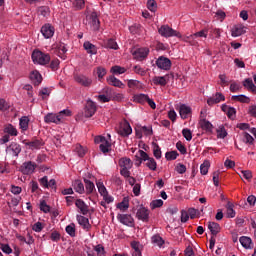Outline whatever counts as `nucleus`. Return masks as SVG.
<instances>
[{"instance_id":"1","label":"nucleus","mask_w":256,"mask_h":256,"mask_svg":"<svg viewBox=\"0 0 256 256\" xmlns=\"http://www.w3.org/2000/svg\"><path fill=\"white\" fill-rule=\"evenodd\" d=\"M71 112L69 110H62L58 114L48 113L44 117L45 123H55L59 125V123H63L64 117H69Z\"/></svg>"},{"instance_id":"2","label":"nucleus","mask_w":256,"mask_h":256,"mask_svg":"<svg viewBox=\"0 0 256 256\" xmlns=\"http://www.w3.org/2000/svg\"><path fill=\"white\" fill-rule=\"evenodd\" d=\"M136 157H138V159H140L141 161H147L146 167H148L150 171L157 170V162L155 161L154 158L149 157V154L146 153L145 151L139 150L138 153L136 154Z\"/></svg>"},{"instance_id":"3","label":"nucleus","mask_w":256,"mask_h":256,"mask_svg":"<svg viewBox=\"0 0 256 256\" xmlns=\"http://www.w3.org/2000/svg\"><path fill=\"white\" fill-rule=\"evenodd\" d=\"M32 60L38 65H47V63L51 61V56H49V54H45L39 50H36L32 53Z\"/></svg>"},{"instance_id":"4","label":"nucleus","mask_w":256,"mask_h":256,"mask_svg":"<svg viewBox=\"0 0 256 256\" xmlns=\"http://www.w3.org/2000/svg\"><path fill=\"white\" fill-rule=\"evenodd\" d=\"M158 33L162 37H179L181 38V33L173 28L169 27V25H163L158 29Z\"/></svg>"},{"instance_id":"5","label":"nucleus","mask_w":256,"mask_h":256,"mask_svg":"<svg viewBox=\"0 0 256 256\" xmlns=\"http://www.w3.org/2000/svg\"><path fill=\"white\" fill-rule=\"evenodd\" d=\"M35 169H37V164L31 161L24 162L20 166V171L23 175H33V173H35Z\"/></svg>"},{"instance_id":"6","label":"nucleus","mask_w":256,"mask_h":256,"mask_svg":"<svg viewBox=\"0 0 256 256\" xmlns=\"http://www.w3.org/2000/svg\"><path fill=\"white\" fill-rule=\"evenodd\" d=\"M74 81H76V83H78V85H81L82 87H90L91 85H93V79L83 74L75 75Z\"/></svg>"},{"instance_id":"7","label":"nucleus","mask_w":256,"mask_h":256,"mask_svg":"<svg viewBox=\"0 0 256 256\" xmlns=\"http://www.w3.org/2000/svg\"><path fill=\"white\" fill-rule=\"evenodd\" d=\"M131 133H133V129L131 128V124H129V122L124 121L120 123L118 135H121V137H129Z\"/></svg>"},{"instance_id":"8","label":"nucleus","mask_w":256,"mask_h":256,"mask_svg":"<svg viewBox=\"0 0 256 256\" xmlns=\"http://www.w3.org/2000/svg\"><path fill=\"white\" fill-rule=\"evenodd\" d=\"M176 109L179 111L181 119H189L193 115V110L186 104H180Z\"/></svg>"},{"instance_id":"9","label":"nucleus","mask_w":256,"mask_h":256,"mask_svg":"<svg viewBox=\"0 0 256 256\" xmlns=\"http://www.w3.org/2000/svg\"><path fill=\"white\" fill-rule=\"evenodd\" d=\"M156 65L158 69H163L164 71H169L171 69V60L169 58L160 56L156 60Z\"/></svg>"},{"instance_id":"10","label":"nucleus","mask_w":256,"mask_h":256,"mask_svg":"<svg viewBox=\"0 0 256 256\" xmlns=\"http://www.w3.org/2000/svg\"><path fill=\"white\" fill-rule=\"evenodd\" d=\"M97 112V105L92 100H88L85 106L84 115L85 117H93Z\"/></svg>"},{"instance_id":"11","label":"nucleus","mask_w":256,"mask_h":256,"mask_svg":"<svg viewBox=\"0 0 256 256\" xmlns=\"http://www.w3.org/2000/svg\"><path fill=\"white\" fill-rule=\"evenodd\" d=\"M132 55L136 61H143L149 55V50L148 48H138L132 52Z\"/></svg>"},{"instance_id":"12","label":"nucleus","mask_w":256,"mask_h":256,"mask_svg":"<svg viewBox=\"0 0 256 256\" xmlns=\"http://www.w3.org/2000/svg\"><path fill=\"white\" fill-rule=\"evenodd\" d=\"M89 24L92 31H99V27H101V22L99 21V15L97 14V12L91 13Z\"/></svg>"},{"instance_id":"13","label":"nucleus","mask_w":256,"mask_h":256,"mask_svg":"<svg viewBox=\"0 0 256 256\" xmlns=\"http://www.w3.org/2000/svg\"><path fill=\"white\" fill-rule=\"evenodd\" d=\"M41 33L45 39H51L55 35V27L51 24H45L41 28Z\"/></svg>"},{"instance_id":"14","label":"nucleus","mask_w":256,"mask_h":256,"mask_svg":"<svg viewBox=\"0 0 256 256\" xmlns=\"http://www.w3.org/2000/svg\"><path fill=\"white\" fill-rule=\"evenodd\" d=\"M117 219L122 225H127L128 227H133V216L129 214H118Z\"/></svg>"},{"instance_id":"15","label":"nucleus","mask_w":256,"mask_h":256,"mask_svg":"<svg viewBox=\"0 0 256 256\" xmlns=\"http://www.w3.org/2000/svg\"><path fill=\"white\" fill-rule=\"evenodd\" d=\"M136 217L137 219H139V221H143L144 223H147L149 221V209L145 207H140L137 210Z\"/></svg>"},{"instance_id":"16","label":"nucleus","mask_w":256,"mask_h":256,"mask_svg":"<svg viewBox=\"0 0 256 256\" xmlns=\"http://www.w3.org/2000/svg\"><path fill=\"white\" fill-rule=\"evenodd\" d=\"M6 153H10L13 157H19V153H21V145L18 143L12 142L7 148Z\"/></svg>"},{"instance_id":"17","label":"nucleus","mask_w":256,"mask_h":256,"mask_svg":"<svg viewBox=\"0 0 256 256\" xmlns=\"http://www.w3.org/2000/svg\"><path fill=\"white\" fill-rule=\"evenodd\" d=\"M221 101H225V96L222 93L217 92L215 96L208 98V105H217V103H221Z\"/></svg>"},{"instance_id":"18","label":"nucleus","mask_w":256,"mask_h":256,"mask_svg":"<svg viewBox=\"0 0 256 256\" xmlns=\"http://www.w3.org/2000/svg\"><path fill=\"white\" fill-rule=\"evenodd\" d=\"M26 147H29V149H40L45 145V142L43 140H33V141H24L23 142Z\"/></svg>"},{"instance_id":"19","label":"nucleus","mask_w":256,"mask_h":256,"mask_svg":"<svg viewBox=\"0 0 256 256\" xmlns=\"http://www.w3.org/2000/svg\"><path fill=\"white\" fill-rule=\"evenodd\" d=\"M76 219H77L79 225H81V227L85 231H89L91 229V224L89 223V218H87L85 216L77 215Z\"/></svg>"},{"instance_id":"20","label":"nucleus","mask_w":256,"mask_h":256,"mask_svg":"<svg viewBox=\"0 0 256 256\" xmlns=\"http://www.w3.org/2000/svg\"><path fill=\"white\" fill-rule=\"evenodd\" d=\"M244 33H247V27L241 24L234 26L232 29V37H241V35H244Z\"/></svg>"},{"instance_id":"21","label":"nucleus","mask_w":256,"mask_h":256,"mask_svg":"<svg viewBox=\"0 0 256 256\" xmlns=\"http://www.w3.org/2000/svg\"><path fill=\"white\" fill-rule=\"evenodd\" d=\"M239 242L244 247V249H253V240L247 236H241Z\"/></svg>"},{"instance_id":"22","label":"nucleus","mask_w":256,"mask_h":256,"mask_svg":"<svg viewBox=\"0 0 256 256\" xmlns=\"http://www.w3.org/2000/svg\"><path fill=\"white\" fill-rule=\"evenodd\" d=\"M243 86L245 87V89H247L248 91H251V93H254V95H256V85L255 83H253V79L246 78L243 81Z\"/></svg>"},{"instance_id":"23","label":"nucleus","mask_w":256,"mask_h":256,"mask_svg":"<svg viewBox=\"0 0 256 256\" xmlns=\"http://www.w3.org/2000/svg\"><path fill=\"white\" fill-rule=\"evenodd\" d=\"M30 79L33 81L34 85L38 86L41 85V81H43V77L41 76V73L39 71L34 70L30 74Z\"/></svg>"},{"instance_id":"24","label":"nucleus","mask_w":256,"mask_h":256,"mask_svg":"<svg viewBox=\"0 0 256 256\" xmlns=\"http://www.w3.org/2000/svg\"><path fill=\"white\" fill-rule=\"evenodd\" d=\"M75 205L78 209H80V213H82V215H87L89 213V206H87L83 200H76Z\"/></svg>"},{"instance_id":"25","label":"nucleus","mask_w":256,"mask_h":256,"mask_svg":"<svg viewBox=\"0 0 256 256\" xmlns=\"http://www.w3.org/2000/svg\"><path fill=\"white\" fill-rule=\"evenodd\" d=\"M72 187L76 193H79L80 195H83L85 193V185H83V182L81 180H75L72 183Z\"/></svg>"},{"instance_id":"26","label":"nucleus","mask_w":256,"mask_h":256,"mask_svg":"<svg viewBox=\"0 0 256 256\" xmlns=\"http://www.w3.org/2000/svg\"><path fill=\"white\" fill-rule=\"evenodd\" d=\"M107 83H109V85H112L113 87H119V89H123V87H125V84H123L121 80L115 78V76L108 77Z\"/></svg>"},{"instance_id":"27","label":"nucleus","mask_w":256,"mask_h":256,"mask_svg":"<svg viewBox=\"0 0 256 256\" xmlns=\"http://www.w3.org/2000/svg\"><path fill=\"white\" fill-rule=\"evenodd\" d=\"M83 47L89 55H97V46L91 44V42H84Z\"/></svg>"},{"instance_id":"28","label":"nucleus","mask_w":256,"mask_h":256,"mask_svg":"<svg viewBox=\"0 0 256 256\" xmlns=\"http://www.w3.org/2000/svg\"><path fill=\"white\" fill-rule=\"evenodd\" d=\"M84 183H85L84 191L86 195H91V193L95 191V183L91 182V180L89 179H84Z\"/></svg>"},{"instance_id":"29","label":"nucleus","mask_w":256,"mask_h":256,"mask_svg":"<svg viewBox=\"0 0 256 256\" xmlns=\"http://www.w3.org/2000/svg\"><path fill=\"white\" fill-rule=\"evenodd\" d=\"M208 229L213 235H217V233L221 232V226L217 222H209Z\"/></svg>"},{"instance_id":"30","label":"nucleus","mask_w":256,"mask_h":256,"mask_svg":"<svg viewBox=\"0 0 256 256\" xmlns=\"http://www.w3.org/2000/svg\"><path fill=\"white\" fill-rule=\"evenodd\" d=\"M152 83H154V85L165 87V85H167V76H155L152 79Z\"/></svg>"},{"instance_id":"31","label":"nucleus","mask_w":256,"mask_h":256,"mask_svg":"<svg viewBox=\"0 0 256 256\" xmlns=\"http://www.w3.org/2000/svg\"><path fill=\"white\" fill-rule=\"evenodd\" d=\"M199 125L204 131H213V124L207 119L202 118V120H199Z\"/></svg>"},{"instance_id":"32","label":"nucleus","mask_w":256,"mask_h":256,"mask_svg":"<svg viewBox=\"0 0 256 256\" xmlns=\"http://www.w3.org/2000/svg\"><path fill=\"white\" fill-rule=\"evenodd\" d=\"M148 99H149V95H147V94H136V95H134V101L136 103H140V105H145V103H147Z\"/></svg>"},{"instance_id":"33","label":"nucleus","mask_w":256,"mask_h":256,"mask_svg":"<svg viewBox=\"0 0 256 256\" xmlns=\"http://www.w3.org/2000/svg\"><path fill=\"white\" fill-rule=\"evenodd\" d=\"M119 165L121 169H131V167H133V162H131V159L129 158H122L119 161Z\"/></svg>"},{"instance_id":"34","label":"nucleus","mask_w":256,"mask_h":256,"mask_svg":"<svg viewBox=\"0 0 256 256\" xmlns=\"http://www.w3.org/2000/svg\"><path fill=\"white\" fill-rule=\"evenodd\" d=\"M65 53H67V48L65 47V44H60L57 47V55L58 57H60V59H67V55H65Z\"/></svg>"},{"instance_id":"35","label":"nucleus","mask_w":256,"mask_h":256,"mask_svg":"<svg viewBox=\"0 0 256 256\" xmlns=\"http://www.w3.org/2000/svg\"><path fill=\"white\" fill-rule=\"evenodd\" d=\"M20 129H22V131H27V129H29V117L27 116H23L20 118Z\"/></svg>"},{"instance_id":"36","label":"nucleus","mask_w":256,"mask_h":256,"mask_svg":"<svg viewBox=\"0 0 256 256\" xmlns=\"http://www.w3.org/2000/svg\"><path fill=\"white\" fill-rule=\"evenodd\" d=\"M211 167V163L209 160H205L201 165H200V173L201 175H207L209 173V168Z\"/></svg>"},{"instance_id":"37","label":"nucleus","mask_w":256,"mask_h":256,"mask_svg":"<svg viewBox=\"0 0 256 256\" xmlns=\"http://www.w3.org/2000/svg\"><path fill=\"white\" fill-rule=\"evenodd\" d=\"M4 133L11 135L12 137H17V128H14L13 125L8 124L4 128Z\"/></svg>"},{"instance_id":"38","label":"nucleus","mask_w":256,"mask_h":256,"mask_svg":"<svg viewBox=\"0 0 256 256\" xmlns=\"http://www.w3.org/2000/svg\"><path fill=\"white\" fill-rule=\"evenodd\" d=\"M232 101H239V103H251V98L245 95L232 96Z\"/></svg>"},{"instance_id":"39","label":"nucleus","mask_w":256,"mask_h":256,"mask_svg":"<svg viewBox=\"0 0 256 256\" xmlns=\"http://www.w3.org/2000/svg\"><path fill=\"white\" fill-rule=\"evenodd\" d=\"M117 209H120V211H127L129 209V198H124L122 202L117 204Z\"/></svg>"},{"instance_id":"40","label":"nucleus","mask_w":256,"mask_h":256,"mask_svg":"<svg viewBox=\"0 0 256 256\" xmlns=\"http://www.w3.org/2000/svg\"><path fill=\"white\" fill-rule=\"evenodd\" d=\"M152 243L158 247H163L165 240H163V238L159 235H154L152 236Z\"/></svg>"},{"instance_id":"41","label":"nucleus","mask_w":256,"mask_h":256,"mask_svg":"<svg viewBox=\"0 0 256 256\" xmlns=\"http://www.w3.org/2000/svg\"><path fill=\"white\" fill-rule=\"evenodd\" d=\"M106 49H114V51H117L119 49V45H117V42L113 39H109L105 43Z\"/></svg>"},{"instance_id":"42","label":"nucleus","mask_w":256,"mask_h":256,"mask_svg":"<svg viewBox=\"0 0 256 256\" xmlns=\"http://www.w3.org/2000/svg\"><path fill=\"white\" fill-rule=\"evenodd\" d=\"M226 209H227V217L230 219H233L235 217L236 213L235 210L233 209V204L231 202H228L226 204Z\"/></svg>"},{"instance_id":"43","label":"nucleus","mask_w":256,"mask_h":256,"mask_svg":"<svg viewBox=\"0 0 256 256\" xmlns=\"http://www.w3.org/2000/svg\"><path fill=\"white\" fill-rule=\"evenodd\" d=\"M125 71H127V69H125V67H121V66H113L111 68V73H113L114 75H123V73H125Z\"/></svg>"},{"instance_id":"44","label":"nucleus","mask_w":256,"mask_h":256,"mask_svg":"<svg viewBox=\"0 0 256 256\" xmlns=\"http://www.w3.org/2000/svg\"><path fill=\"white\" fill-rule=\"evenodd\" d=\"M195 39H196L195 34H192V35L184 37L183 41H185L186 43H189L192 46H195V45H198V42Z\"/></svg>"},{"instance_id":"45","label":"nucleus","mask_w":256,"mask_h":256,"mask_svg":"<svg viewBox=\"0 0 256 256\" xmlns=\"http://www.w3.org/2000/svg\"><path fill=\"white\" fill-rule=\"evenodd\" d=\"M96 187L98 189V193H100V195L103 197L104 195H106L107 192V188L105 187V185L103 184V182H97L96 183Z\"/></svg>"},{"instance_id":"46","label":"nucleus","mask_w":256,"mask_h":256,"mask_svg":"<svg viewBox=\"0 0 256 256\" xmlns=\"http://www.w3.org/2000/svg\"><path fill=\"white\" fill-rule=\"evenodd\" d=\"M182 135L186 141H191V139H193V132H191V129L189 128H184L182 130Z\"/></svg>"},{"instance_id":"47","label":"nucleus","mask_w":256,"mask_h":256,"mask_svg":"<svg viewBox=\"0 0 256 256\" xmlns=\"http://www.w3.org/2000/svg\"><path fill=\"white\" fill-rule=\"evenodd\" d=\"M66 233L70 235V237H75L76 235V229H75V223H71L70 225L66 226Z\"/></svg>"},{"instance_id":"48","label":"nucleus","mask_w":256,"mask_h":256,"mask_svg":"<svg viewBox=\"0 0 256 256\" xmlns=\"http://www.w3.org/2000/svg\"><path fill=\"white\" fill-rule=\"evenodd\" d=\"M217 137H219V139H225V137H227V130H225V126H219L217 129Z\"/></svg>"},{"instance_id":"49","label":"nucleus","mask_w":256,"mask_h":256,"mask_svg":"<svg viewBox=\"0 0 256 256\" xmlns=\"http://www.w3.org/2000/svg\"><path fill=\"white\" fill-rule=\"evenodd\" d=\"M240 177H243L247 181H251V179H253V173L251 172V170H242L240 172Z\"/></svg>"},{"instance_id":"50","label":"nucleus","mask_w":256,"mask_h":256,"mask_svg":"<svg viewBox=\"0 0 256 256\" xmlns=\"http://www.w3.org/2000/svg\"><path fill=\"white\" fill-rule=\"evenodd\" d=\"M131 247L135 251L133 256H141V245L138 242H132Z\"/></svg>"},{"instance_id":"51","label":"nucleus","mask_w":256,"mask_h":256,"mask_svg":"<svg viewBox=\"0 0 256 256\" xmlns=\"http://www.w3.org/2000/svg\"><path fill=\"white\" fill-rule=\"evenodd\" d=\"M75 152L77 153L78 157H85V154L87 153V148H84L81 145H77L75 148Z\"/></svg>"},{"instance_id":"52","label":"nucleus","mask_w":256,"mask_h":256,"mask_svg":"<svg viewBox=\"0 0 256 256\" xmlns=\"http://www.w3.org/2000/svg\"><path fill=\"white\" fill-rule=\"evenodd\" d=\"M178 156L179 154L177 153V151L166 152L165 154V158L167 159V161H175Z\"/></svg>"},{"instance_id":"53","label":"nucleus","mask_w":256,"mask_h":256,"mask_svg":"<svg viewBox=\"0 0 256 256\" xmlns=\"http://www.w3.org/2000/svg\"><path fill=\"white\" fill-rule=\"evenodd\" d=\"M100 151H102V153H109V147H111V143H109V141H104L100 144Z\"/></svg>"},{"instance_id":"54","label":"nucleus","mask_w":256,"mask_h":256,"mask_svg":"<svg viewBox=\"0 0 256 256\" xmlns=\"http://www.w3.org/2000/svg\"><path fill=\"white\" fill-rule=\"evenodd\" d=\"M147 7L149 11L155 13L157 11V2L155 0H148Z\"/></svg>"},{"instance_id":"55","label":"nucleus","mask_w":256,"mask_h":256,"mask_svg":"<svg viewBox=\"0 0 256 256\" xmlns=\"http://www.w3.org/2000/svg\"><path fill=\"white\" fill-rule=\"evenodd\" d=\"M133 71L137 74V75H141V77L147 75V71L145 69H143L141 66L136 65L133 67Z\"/></svg>"},{"instance_id":"56","label":"nucleus","mask_w":256,"mask_h":256,"mask_svg":"<svg viewBox=\"0 0 256 256\" xmlns=\"http://www.w3.org/2000/svg\"><path fill=\"white\" fill-rule=\"evenodd\" d=\"M159 207H163V200L161 199L153 200L150 203V209H157Z\"/></svg>"},{"instance_id":"57","label":"nucleus","mask_w":256,"mask_h":256,"mask_svg":"<svg viewBox=\"0 0 256 256\" xmlns=\"http://www.w3.org/2000/svg\"><path fill=\"white\" fill-rule=\"evenodd\" d=\"M40 210H42L43 213H49L51 211V206L47 205V202L43 200L40 202Z\"/></svg>"},{"instance_id":"58","label":"nucleus","mask_w":256,"mask_h":256,"mask_svg":"<svg viewBox=\"0 0 256 256\" xmlns=\"http://www.w3.org/2000/svg\"><path fill=\"white\" fill-rule=\"evenodd\" d=\"M96 74L98 75L99 81H101V79H103V77L107 75V70L103 67H98L96 69Z\"/></svg>"},{"instance_id":"59","label":"nucleus","mask_w":256,"mask_h":256,"mask_svg":"<svg viewBox=\"0 0 256 256\" xmlns=\"http://www.w3.org/2000/svg\"><path fill=\"white\" fill-rule=\"evenodd\" d=\"M72 5L77 10L83 9V7H85V0H74Z\"/></svg>"},{"instance_id":"60","label":"nucleus","mask_w":256,"mask_h":256,"mask_svg":"<svg viewBox=\"0 0 256 256\" xmlns=\"http://www.w3.org/2000/svg\"><path fill=\"white\" fill-rule=\"evenodd\" d=\"M153 154L156 159H161V148L157 144H153Z\"/></svg>"},{"instance_id":"61","label":"nucleus","mask_w":256,"mask_h":256,"mask_svg":"<svg viewBox=\"0 0 256 256\" xmlns=\"http://www.w3.org/2000/svg\"><path fill=\"white\" fill-rule=\"evenodd\" d=\"M94 251L97 253V255L101 256V255H105V248L103 247V245L98 244L94 247Z\"/></svg>"},{"instance_id":"62","label":"nucleus","mask_w":256,"mask_h":256,"mask_svg":"<svg viewBox=\"0 0 256 256\" xmlns=\"http://www.w3.org/2000/svg\"><path fill=\"white\" fill-rule=\"evenodd\" d=\"M39 15H42V17H47L49 15V8L47 6H42L38 9Z\"/></svg>"},{"instance_id":"63","label":"nucleus","mask_w":256,"mask_h":256,"mask_svg":"<svg viewBox=\"0 0 256 256\" xmlns=\"http://www.w3.org/2000/svg\"><path fill=\"white\" fill-rule=\"evenodd\" d=\"M243 141L245 143H249V145H253V141H255V139L253 138V136H251L249 133H244V139Z\"/></svg>"},{"instance_id":"64","label":"nucleus","mask_w":256,"mask_h":256,"mask_svg":"<svg viewBox=\"0 0 256 256\" xmlns=\"http://www.w3.org/2000/svg\"><path fill=\"white\" fill-rule=\"evenodd\" d=\"M9 109V104L5 99H0V111H8Z\"/></svg>"}]
</instances>
